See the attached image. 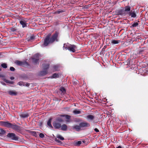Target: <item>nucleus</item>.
Returning <instances> with one entry per match:
<instances>
[{"label": "nucleus", "mask_w": 148, "mask_h": 148, "mask_svg": "<svg viewBox=\"0 0 148 148\" xmlns=\"http://www.w3.org/2000/svg\"><path fill=\"white\" fill-rule=\"evenodd\" d=\"M59 34V33L58 32H56L51 37V34H49L44 39L43 45L46 46L49 44L53 43L55 41H58Z\"/></svg>", "instance_id": "1"}, {"label": "nucleus", "mask_w": 148, "mask_h": 148, "mask_svg": "<svg viewBox=\"0 0 148 148\" xmlns=\"http://www.w3.org/2000/svg\"><path fill=\"white\" fill-rule=\"evenodd\" d=\"M63 120L60 117H58L55 120L53 123V126L55 128L59 129L61 127V124L60 123L63 122Z\"/></svg>", "instance_id": "2"}, {"label": "nucleus", "mask_w": 148, "mask_h": 148, "mask_svg": "<svg viewBox=\"0 0 148 148\" xmlns=\"http://www.w3.org/2000/svg\"><path fill=\"white\" fill-rule=\"evenodd\" d=\"M64 49H68L70 51L75 52L76 51V46L74 45H71L68 43L64 44L63 47Z\"/></svg>", "instance_id": "3"}, {"label": "nucleus", "mask_w": 148, "mask_h": 148, "mask_svg": "<svg viewBox=\"0 0 148 148\" xmlns=\"http://www.w3.org/2000/svg\"><path fill=\"white\" fill-rule=\"evenodd\" d=\"M7 137L13 140H18L19 138L18 137L13 133H9L7 135Z\"/></svg>", "instance_id": "4"}, {"label": "nucleus", "mask_w": 148, "mask_h": 148, "mask_svg": "<svg viewBox=\"0 0 148 148\" xmlns=\"http://www.w3.org/2000/svg\"><path fill=\"white\" fill-rule=\"evenodd\" d=\"M11 128L18 132H20L23 130V128L16 124H12Z\"/></svg>", "instance_id": "5"}, {"label": "nucleus", "mask_w": 148, "mask_h": 148, "mask_svg": "<svg viewBox=\"0 0 148 148\" xmlns=\"http://www.w3.org/2000/svg\"><path fill=\"white\" fill-rule=\"evenodd\" d=\"M1 124L3 126L11 128L12 124L9 122L1 121Z\"/></svg>", "instance_id": "6"}, {"label": "nucleus", "mask_w": 148, "mask_h": 148, "mask_svg": "<svg viewBox=\"0 0 148 148\" xmlns=\"http://www.w3.org/2000/svg\"><path fill=\"white\" fill-rule=\"evenodd\" d=\"M15 63L18 65L23 66L26 65H28V63L25 61H23L16 60L15 61Z\"/></svg>", "instance_id": "7"}, {"label": "nucleus", "mask_w": 148, "mask_h": 148, "mask_svg": "<svg viewBox=\"0 0 148 148\" xmlns=\"http://www.w3.org/2000/svg\"><path fill=\"white\" fill-rule=\"evenodd\" d=\"M33 62L35 64H36L39 60V54H36L32 58Z\"/></svg>", "instance_id": "8"}, {"label": "nucleus", "mask_w": 148, "mask_h": 148, "mask_svg": "<svg viewBox=\"0 0 148 148\" xmlns=\"http://www.w3.org/2000/svg\"><path fill=\"white\" fill-rule=\"evenodd\" d=\"M117 13L119 15H121L123 16H125L126 15V13L125 12L124 9H121L118 10Z\"/></svg>", "instance_id": "9"}, {"label": "nucleus", "mask_w": 148, "mask_h": 148, "mask_svg": "<svg viewBox=\"0 0 148 148\" xmlns=\"http://www.w3.org/2000/svg\"><path fill=\"white\" fill-rule=\"evenodd\" d=\"M79 125L81 127H89L90 126V124L87 122H82L79 123Z\"/></svg>", "instance_id": "10"}, {"label": "nucleus", "mask_w": 148, "mask_h": 148, "mask_svg": "<svg viewBox=\"0 0 148 148\" xmlns=\"http://www.w3.org/2000/svg\"><path fill=\"white\" fill-rule=\"evenodd\" d=\"M128 14L131 16L132 18H135L136 16V12L132 10L130 12H129Z\"/></svg>", "instance_id": "11"}, {"label": "nucleus", "mask_w": 148, "mask_h": 148, "mask_svg": "<svg viewBox=\"0 0 148 148\" xmlns=\"http://www.w3.org/2000/svg\"><path fill=\"white\" fill-rule=\"evenodd\" d=\"M86 118L89 121H92L95 118V116L93 115H88L86 116Z\"/></svg>", "instance_id": "12"}, {"label": "nucleus", "mask_w": 148, "mask_h": 148, "mask_svg": "<svg viewBox=\"0 0 148 148\" xmlns=\"http://www.w3.org/2000/svg\"><path fill=\"white\" fill-rule=\"evenodd\" d=\"M48 73V70H43L42 71H41L40 72L39 75L40 76H43L46 75Z\"/></svg>", "instance_id": "13"}, {"label": "nucleus", "mask_w": 148, "mask_h": 148, "mask_svg": "<svg viewBox=\"0 0 148 148\" xmlns=\"http://www.w3.org/2000/svg\"><path fill=\"white\" fill-rule=\"evenodd\" d=\"M131 7L129 5H127L125 7L124 11L126 13V15L128 14L130 12Z\"/></svg>", "instance_id": "14"}, {"label": "nucleus", "mask_w": 148, "mask_h": 148, "mask_svg": "<svg viewBox=\"0 0 148 148\" xmlns=\"http://www.w3.org/2000/svg\"><path fill=\"white\" fill-rule=\"evenodd\" d=\"M19 115L20 117L22 118H27L29 116L28 114L27 113H22L20 114Z\"/></svg>", "instance_id": "15"}, {"label": "nucleus", "mask_w": 148, "mask_h": 148, "mask_svg": "<svg viewBox=\"0 0 148 148\" xmlns=\"http://www.w3.org/2000/svg\"><path fill=\"white\" fill-rule=\"evenodd\" d=\"M49 64H44L42 65V67L43 70H47L49 68Z\"/></svg>", "instance_id": "16"}, {"label": "nucleus", "mask_w": 148, "mask_h": 148, "mask_svg": "<svg viewBox=\"0 0 148 148\" xmlns=\"http://www.w3.org/2000/svg\"><path fill=\"white\" fill-rule=\"evenodd\" d=\"M61 130H62L64 131H66L67 129V125L65 124H63L62 125H61V127H60Z\"/></svg>", "instance_id": "17"}, {"label": "nucleus", "mask_w": 148, "mask_h": 148, "mask_svg": "<svg viewBox=\"0 0 148 148\" xmlns=\"http://www.w3.org/2000/svg\"><path fill=\"white\" fill-rule=\"evenodd\" d=\"M52 119L51 118L49 119L47 122V125L49 128H53V127L51 124Z\"/></svg>", "instance_id": "18"}, {"label": "nucleus", "mask_w": 148, "mask_h": 148, "mask_svg": "<svg viewBox=\"0 0 148 148\" xmlns=\"http://www.w3.org/2000/svg\"><path fill=\"white\" fill-rule=\"evenodd\" d=\"M8 92L9 94L12 96H15L17 94V93L16 92L13 91H9Z\"/></svg>", "instance_id": "19"}, {"label": "nucleus", "mask_w": 148, "mask_h": 148, "mask_svg": "<svg viewBox=\"0 0 148 148\" xmlns=\"http://www.w3.org/2000/svg\"><path fill=\"white\" fill-rule=\"evenodd\" d=\"M20 23L22 25L23 27H24L26 26L27 23L25 21H21L20 22Z\"/></svg>", "instance_id": "20"}, {"label": "nucleus", "mask_w": 148, "mask_h": 148, "mask_svg": "<svg viewBox=\"0 0 148 148\" xmlns=\"http://www.w3.org/2000/svg\"><path fill=\"white\" fill-rule=\"evenodd\" d=\"M59 66L58 65H54L52 67V70L53 71H56L58 70Z\"/></svg>", "instance_id": "21"}, {"label": "nucleus", "mask_w": 148, "mask_h": 148, "mask_svg": "<svg viewBox=\"0 0 148 148\" xmlns=\"http://www.w3.org/2000/svg\"><path fill=\"white\" fill-rule=\"evenodd\" d=\"M60 90L61 92V94L62 95L64 94L66 92V90L63 87H61L60 88Z\"/></svg>", "instance_id": "22"}, {"label": "nucleus", "mask_w": 148, "mask_h": 148, "mask_svg": "<svg viewBox=\"0 0 148 148\" xmlns=\"http://www.w3.org/2000/svg\"><path fill=\"white\" fill-rule=\"evenodd\" d=\"M5 132V130L2 129L0 128V136L4 134Z\"/></svg>", "instance_id": "23"}, {"label": "nucleus", "mask_w": 148, "mask_h": 148, "mask_svg": "<svg viewBox=\"0 0 148 148\" xmlns=\"http://www.w3.org/2000/svg\"><path fill=\"white\" fill-rule=\"evenodd\" d=\"M120 42L119 40H112L111 43L112 44H118Z\"/></svg>", "instance_id": "24"}, {"label": "nucleus", "mask_w": 148, "mask_h": 148, "mask_svg": "<svg viewBox=\"0 0 148 148\" xmlns=\"http://www.w3.org/2000/svg\"><path fill=\"white\" fill-rule=\"evenodd\" d=\"M81 127L79 125H75L74 127V128L77 131H79L80 130Z\"/></svg>", "instance_id": "25"}, {"label": "nucleus", "mask_w": 148, "mask_h": 148, "mask_svg": "<svg viewBox=\"0 0 148 148\" xmlns=\"http://www.w3.org/2000/svg\"><path fill=\"white\" fill-rule=\"evenodd\" d=\"M73 113L75 114H80L81 113L80 111L78 110H75L73 111Z\"/></svg>", "instance_id": "26"}, {"label": "nucleus", "mask_w": 148, "mask_h": 148, "mask_svg": "<svg viewBox=\"0 0 148 148\" xmlns=\"http://www.w3.org/2000/svg\"><path fill=\"white\" fill-rule=\"evenodd\" d=\"M62 117H65L67 119H69L71 118V116L67 115H62L60 116Z\"/></svg>", "instance_id": "27"}, {"label": "nucleus", "mask_w": 148, "mask_h": 148, "mask_svg": "<svg viewBox=\"0 0 148 148\" xmlns=\"http://www.w3.org/2000/svg\"><path fill=\"white\" fill-rule=\"evenodd\" d=\"M59 77V75L58 74L55 73L52 75L51 78H56Z\"/></svg>", "instance_id": "28"}, {"label": "nucleus", "mask_w": 148, "mask_h": 148, "mask_svg": "<svg viewBox=\"0 0 148 148\" xmlns=\"http://www.w3.org/2000/svg\"><path fill=\"white\" fill-rule=\"evenodd\" d=\"M5 82L7 83H9L10 84H13V82L12 81H10V80H8L6 79H5L4 80Z\"/></svg>", "instance_id": "29"}, {"label": "nucleus", "mask_w": 148, "mask_h": 148, "mask_svg": "<svg viewBox=\"0 0 148 148\" xmlns=\"http://www.w3.org/2000/svg\"><path fill=\"white\" fill-rule=\"evenodd\" d=\"M1 66L4 68H7V65L5 63H3L1 64Z\"/></svg>", "instance_id": "30"}, {"label": "nucleus", "mask_w": 148, "mask_h": 148, "mask_svg": "<svg viewBox=\"0 0 148 148\" xmlns=\"http://www.w3.org/2000/svg\"><path fill=\"white\" fill-rule=\"evenodd\" d=\"M138 23L137 22L134 23L132 25L133 27H135L138 26Z\"/></svg>", "instance_id": "31"}, {"label": "nucleus", "mask_w": 148, "mask_h": 148, "mask_svg": "<svg viewBox=\"0 0 148 148\" xmlns=\"http://www.w3.org/2000/svg\"><path fill=\"white\" fill-rule=\"evenodd\" d=\"M57 137L58 138L60 139L61 140H64V138L60 135H57Z\"/></svg>", "instance_id": "32"}, {"label": "nucleus", "mask_w": 148, "mask_h": 148, "mask_svg": "<svg viewBox=\"0 0 148 148\" xmlns=\"http://www.w3.org/2000/svg\"><path fill=\"white\" fill-rule=\"evenodd\" d=\"M82 143V141H79L77 142L76 143V145L77 146H79Z\"/></svg>", "instance_id": "33"}, {"label": "nucleus", "mask_w": 148, "mask_h": 148, "mask_svg": "<svg viewBox=\"0 0 148 148\" xmlns=\"http://www.w3.org/2000/svg\"><path fill=\"white\" fill-rule=\"evenodd\" d=\"M30 84L29 83L27 82H23V86H29Z\"/></svg>", "instance_id": "34"}, {"label": "nucleus", "mask_w": 148, "mask_h": 148, "mask_svg": "<svg viewBox=\"0 0 148 148\" xmlns=\"http://www.w3.org/2000/svg\"><path fill=\"white\" fill-rule=\"evenodd\" d=\"M35 37L34 36H31L30 37L29 39L28 40V41H30L31 40H33L34 39Z\"/></svg>", "instance_id": "35"}, {"label": "nucleus", "mask_w": 148, "mask_h": 148, "mask_svg": "<svg viewBox=\"0 0 148 148\" xmlns=\"http://www.w3.org/2000/svg\"><path fill=\"white\" fill-rule=\"evenodd\" d=\"M31 134L34 136H37L36 133L35 132H32Z\"/></svg>", "instance_id": "36"}, {"label": "nucleus", "mask_w": 148, "mask_h": 148, "mask_svg": "<svg viewBox=\"0 0 148 148\" xmlns=\"http://www.w3.org/2000/svg\"><path fill=\"white\" fill-rule=\"evenodd\" d=\"M39 136L41 138H43L45 137L44 135L42 133H41L39 134Z\"/></svg>", "instance_id": "37"}, {"label": "nucleus", "mask_w": 148, "mask_h": 148, "mask_svg": "<svg viewBox=\"0 0 148 148\" xmlns=\"http://www.w3.org/2000/svg\"><path fill=\"white\" fill-rule=\"evenodd\" d=\"M17 84L18 85L20 86H21L22 85H23V82H19Z\"/></svg>", "instance_id": "38"}, {"label": "nucleus", "mask_w": 148, "mask_h": 148, "mask_svg": "<svg viewBox=\"0 0 148 148\" xmlns=\"http://www.w3.org/2000/svg\"><path fill=\"white\" fill-rule=\"evenodd\" d=\"M10 70L11 71H14L15 70V69L13 67H10Z\"/></svg>", "instance_id": "39"}, {"label": "nucleus", "mask_w": 148, "mask_h": 148, "mask_svg": "<svg viewBox=\"0 0 148 148\" xmlns=\"http://www.w3.org/2000/svg\"><path fill=\"white\" fill-rule=\"evenodd\" d=\"M16 29L14 28H12L11 29V31L12 32H14L16 31Z\"/></svg>", "instance_id": "40"}, {"label": "nucleus", "mask_w": 148, "mask_h": 148, "mask_svg": "<svg viewBox=\"0 0 148 148\" xmlns=\"http://www.w3.org/2000/svg\"><path fill=\"white\" fill-rule=\"evenodd\" d=\"M94 130L96 132H99V130L97 128L95 129Z\"/></svg>", "instance_id": "41"}, {"label": "nucleus", "mask_w": 148, "mask_h": 148, "mask_svg": "<svg viewBox=\"0 0 148 148\" xmlns=\"http://www.w3.org/2000/svg\"><path fill=\"white\" fill-rule=\"evenodd\" d=\"M14 79V77H10V79L11 80H13Z\"/></svg>", "instance_id": "42"}, {"label": "nucleus", "mask_w": 148, "mask_h": 148, "mask_svg": "<svg viewBox=\"0 0 148 148\" xmlns=\"http://www.w3.org/2000/svg\"><path fill=\"white\" fill-rule=\"evenodd\" d=\"M2 55L1 53H0V58L2 57Z\"/></svg>", "instance_id": "43"}, {"label": "nucleus", "mask_w": 148, "mask_h": 148, "mask_svg": "<svg viewBox=\"0 0 148 148\" xmlns=\"http://www.w3.org/2000/svg\"><path fill=\"white\" fill-rule=\"evenodd\" d=\"M116 148H121V146H119L118 147H116Z\"/></svg>", "instance_id": "44"}, {"label": "nucleus", "mask_w": 148, "mask_h": 148, "mask_svg": "<svg viewBox=\"0 0 148 148\" xmlns=\"http://www.w3.org/2000/svg\"><path fill=\"white\" fill-rule=\"evenodd\" d=\"M142 51H140L139 52V54L141 53V52Z\"/></svg>", "instance_id": "45"}, {"label": "nucleus", "mask_w": 148, "mask_h": 148, "mask_svg": "<svg viewBox=\"0 0 148 148\" xmlns=\"http://www.w3.org/2000/svg\"><path fill=\"white\" fill-rule=\"evenodd\" d=\"M85 141H84V140L83 141V142L84 143L85 142Z\"/></svg>", "instance_id": "46"}, {"label": "nucleus", "mask_w": 148, "mask_h": 148, "mask_svg": "<svg viewBox=\"0 0 148 148\" xmlns=\"http://www.w3.org/2000/svg\"><path fill=\"white\" fill-rule=\"evenodd\" d=\"M56 141L58 142V140H56Z\"/></svg>", "instance_id": "47"}, {"label": "nucleus", "mask_w": 148, "mask_h": 148, "mask_svg": "<svg viewBox=\"0 0 148 148\" xmlns=\"http://www.w3.org/2000/svg\"><path fill=\"white\" fill-rule=\"evenodd\" d=\"M147 65L148 66V64H147Z\"/></svg>", "instance_id": "48"}, {"label": "nucleus", "mask_w": 148, "mask_h": 148, "mask_svg": "<svg viewBox=\"0 0 148 148\" xmlns=\"http://www.w3.org/2000/svg\"><path fill=\"white\" fill-rule=\"evenodd\" d=\"M0 71H1V69H0Z\"/></svg>", "instance_id": "49"}]
</instances>
